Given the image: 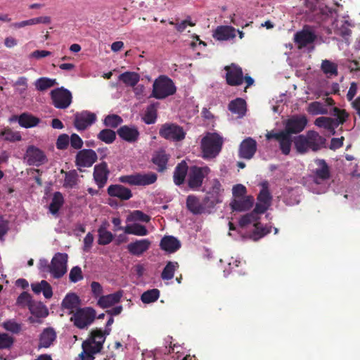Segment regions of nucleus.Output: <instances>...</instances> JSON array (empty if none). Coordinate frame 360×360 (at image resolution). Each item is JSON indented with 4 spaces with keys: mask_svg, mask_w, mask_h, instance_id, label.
<instances>
[{
    "mask_svg": "<svg viewBox=\"0 0 360 360\" xmlns=\"http://www.w3.org/2000/svg\"><path fill=\"white\" fill-rule=\"evenodd\" d=\"M326 139L314 130L308 131L294 138L293 142L297 153L304 154L309 150L318 151L324 145Z\"/></svg>",
    "mask_w": 360,
    "mask_h": 360,
    "instance_id": "f257e3e1",
    "label": "nucleus"
},
{
    "mask_svg": "<svg viewBox=\"0 0 360 360\" xmlns=\"http://www.w3.org/2000/svg\"><path fill=\"white\" fill-rule=\"evenodd\" d=\"M223 138L217 133L207 132L200 141L202 157L204 159L216 158L221 150Z\"/></svg>",
    "mask_w": 360,
    "mask_h": 360,
    "instance_id": "f03ea898",
    "label": "nucleus"
},
{
    "mask_svg": "<svg viewBox=\"0 0 360 360\" xmlns=\"http://www.w3.org/2000/svg\"><path fill=\"white\" fill-rule=\"evenodd\" d=\"M224 70L226 71V82L229 86H238L245 83L244 90H247L255 83L254 79L248 74L243 75L242 68L235 63L225 66Z\"/></svg>",
    "mask_w": 360,
    "mask_h": 360,
    "instance_id": "7ed1b4c3",
    "label": "nucleus"
},
{
    "mask_svg": "<svg viewBox=\"0 0 360 360\" xmlns=\"http://www.w3.org/2000/svg\"><path fill=\"white\" fill-rule=\"evenodd\" d=\"M96 318L94 309L89 307L78 308L70 317V321L79 329L87 328Z\"/></svg>",
    "mask_w": 360,
    "mask_h": 360,
    "instance_id": "20e7f679",
    "label": "nucleus"
},
{
    "mask_svg": "<svg viewBox=\"0 0 360 360\" xmlns=\"http://www.w3.org/2000/svg\"><path fill=\"white\" fill-rule=\"evenodd\" d=\"M158 175L152 172L148 173H135L130 175H123L119 177V181L130 186H146L155 183Z\"/></svg>",
    "mask_w": 360,
    "mask_h": 360,
    "instance_id": "39448f33",
    "label": "nucleus"
},
{
    "mask_svg": "<svg viewBox=\"0 0 360 360\" xmlns=\"http://www.w3.org/2000/svg\"><path fill=\"white\" fill-rule=\"evenodd\" d=\"M210 169L207 166H192L188 174V186L193 191H198L202 186L204 179L210 174Z\"/></svg>",
    "mask_w": 360,
    "mask_h": 360,
    "instance_id": "423d86ee",
    "label": "nucleus"
},
{
    "mask_svg": "<svg viewBox=\"0 0 360 360\" xmlns=\"http://www.w3.org/2000/svg\"><path fill=\"white\" fill-rule=\"evenodd\" d=\"M159 135L165 139L180 141L185 139L186 132L182 127L174 123H165L159 129Z\"/></svg>",
    "mask_w": 360,
    "mask_h": 360,
    "instance_id": "0eeeda50",
    "label": "nucleus"
},
{
    "mask_svg": "<svg viewBox=\"0 0 360 360\" xmlns=\"http://www.w3.org/2000/svg\"><path fill=\"white\" fill-rule=\"evenodd\" d=\"M68 254L56 253L51 262V275L54 278H60L67 272Z\"/></svg>",
    "mask_w": 360,
    "mask_h": 360,
    "instance_id": "6e6552de",
    "label": "nucleus"
},
{
    "mask_svg": "<svg viewBox=\"0 0 360 360\" xmlns=\"http://www.w3.org/2000/svg\"><path fill=\"white\" fill-rule=\"evenodd\" d=\"M25 158L27 165L36 167H39L48 161L44 152L34 146L27 147Z\"/></svg>",
    "mask_w": 360,
    "mask_h": 360,
    "instance_id": "1a4fd4ad",
    "label": "nucleus"
},
{
    "mask_svg": "<svg viewBox=\"0 0 360 360\" xmlns=\"http://www.w3.org/2000/svg\"><path fill=\"white\" fill-rule=\"evenodd\" d=\"M307 122L305 115L293 116L286 121L283 131L290 135L299 134L304 129Z\"/></svg>",
    "mask_w": 360,
    "mask_h": 360,
    "instance_id": "9d476101",
    "label": "nucleus"
},
{
    "mask_svg": "<svg viewBox=\"0 0 360 360\" xmlns=\"http://www.w3.org/2000/svg\"><path fill=\"white\" fill-rule=\"evenodd\" d=\"M98 160L96 153L92 149L80 150L75 157V164L78 167H90Z\"/></svg>",
    "mask_w": 360,
    "mask_h": 360,
    "instance_id": "9b49d317",
    "label": "nucleus"
},
{
    "mask_svg": "<svg viewBox=\"0 0 360 360\" xmlns=\"http://www.w3.org/2000/svg\"><path fill=\"white\" fill-rule=\"evenodd\" d=\"M96 120L95 113L84 110L75 115L74 126L77 130H84Z\"/></svg>",
    "mask_w": 360,
    "mask_h": 360,
    "instance_id": "f8f14e48",
    "label": "nucleus"
},
{
    "mask_svg": "<svg viewBox=\"0 0 360 360\" xmlns=\"http://www.w3.org/2000/svg\"><path fill=\"white\" fill-rule=\"evenodd\" d=\"M316 164L318 166L312 172V179L316 184H321L330 177V169L324 160H316Z\"/></svg>",
    "mask_w": 360,
    "mask_h": 360,
    "instance_id": "ddd939ff",
    "label": "nucleus"
},
{
    "mask_svg": "<svg viewBox=\"0 0 360 360\" xmlns=\"http://www.w3.org/2000/svg\"><path fill=\"white\" fill-rule=\"evenodd\" d=\"M170 155L165 150L155 151L151 158V162L155 166V170L159 173H165L168 169V162Z\"/></svg>",
    "mask_w": 360,
    "mask_h": 360,
    "instance_id": "4468645a",
    "label": "nucleus"
},
{
    "mask_svg": "<svg viewBox=\"0 0 360 360\" xmlns=\"http://www.w3.org/2000/svg\"><path fill=\"white\" fill-rule=\"evenodd\" d=\"M82 352L79 354V360H94V355L103 349L101 344H96L88 338L82 342Z\"/></svg>",
    "mask_w": 360,
    "mask_h": 360,
    "instance_id": "2eb2a0df",
    "label": "nucleus"
},
{
    "mask_svg": "<svg viewBox=\"0 0 360 360\" xmlns=\"http://www.w3.org/2000/svg\"><path fill=\"white\" fill-rule=\"evenodd\" d=\"M257 142L251 137L245 139L240 144L238 155L240 158L250 160L257 151Z\"/></svg>",
    "mask_w": 360,
    "mask_h": 360,
    "instance_id": "dca6fc26",
    "label": "nucleus"
},
{
    "mask_svg": "<svg viewBox=\"0 0 360 360\" xmlns=\"http://www.w3.org/2000/svg\"><path fill=\"white\" fill-rule=\"evenodd\" d=\"M110 170L108 164L102 162L95 165L94 169V179L99 188H102L107 183Z\"/></svg>",
    "mask_w": 360,
    "mask_h": 360,
    "instance_id": "f3484780",
    "label": "nucleus"
},
{
    "mask_svg": "<svg viewBox=\"0 0 360 360\" xmlns=\"http://www.w3.org/2000/svg\"><path fill=\"white\" fill-rule=\"evenodd\" d=\"M53 104L57 108L65 109L72 101L71 91H51Z\"/></svg>",
    "mask_w": 360,
    "mask_h": 360,
    "instance_id": "a211bd4d",
    "label": "nucleus"
},
{
    "mask_svg": "<svg viewBox=\"0 0 360 360\" xmlns=\"http://www.w3.org/2000/svg\"><path fill=\"white\" fill-rule=\"evenodd\" d=\"M150 245L151 242L147 238L136 240L129 243L127 249L131 255L139 257L150 248Z\"/></svg>",
    "mask_w": 360,
    "mask_h": 360,
    "instance_id": "6ab92c4d",
    "label": "nucleus"
},
{
    "mask_svg": "<svg viewBox=\"0 0 360 360\" xmlns=\"http://www.w3.org/2000/svg\"><path fill=\"white\" fill-rule=\"evenodd\" d=\"M117 133L122 139L129 143L137 141L140 135L137 127L135 126H122L117 129Z\"/></svg>",
    "mask_w": 360,
    "mask_h": 360,
    "instance_id": "aec40b11",
    "label": "nucleus"
},
{
    "mask_svg": "<svg viewBox=\"0 0 360 360\" xmlns=\"http://www.w3.org/2000/svg\"><path fill=\"white\" fill-rule=\"evenodd\" d=\"M108 194L121 200H127L132 197L131 191L120 184H112L107 189Z\"/></svg>",
    "mask_w": 360,
    "mask_h": 360,
    "instance_id": "412c9836",
    "label": "nucleus"
},
{
    "mask_svg": "<svg viewBox=\"0 0 360 360\" xmlns=\"http://www.w3.org/2000/svg\"><path fill=\"white\" fill-rule=\"evenodd\" d=\"M236 29L229 25L218 26L212 36L219 41H228L236 37Z\"/></svg>",
    "mask_w": 360,
    "mask_h": 360,
    "instance_id": "4be33fe9",
    "label": "nucleus"
},
{
    "mask_svg": "<svg viewBox=\"0 0 360 360\" xmlns=\"http://www.w3.org/2000/svg\"><path fill=\"white\" fill-rule=\"evenodd\" d=\"M188 170V166L185 160L178 163L174 168L173 181L175 185L181 186L185 182Z\"/></svg>",
    "mask_w": 360,
    "mask_h": 360,
    "instance_id": "5701e85b",
    "label": "nucleus"
},
{
    "mask_svg": "<svg viewBox=\"0 0 360 360\" xmlns=\"http://www.w3.org/2000/svg\"><path fill=\"white\" fill-rule=\"evenodd\" d=\"M160 247L165 252L173 253L181 248V243L176 238L172 236H166L161 239Z\"/></svg>",
    "mask_w": 360,
    "mask_h": 360,
    "instance_id": "b1692460",
    "label": "nucleus"
},
{
    "mask_svg": "<svg viewBox=\"0 0 360 360\" xmlns=\"http://www.w3.org/2000/svg\"><path fill=\"white\" fill-rule=\"evenodd\" d=\"M123 292L119 290L114 293L101 296L97 302V304L101 308H108L118 303L122 297Z\"/></svg>",
    "mask_w": 360,
    "mask_h": 360,
    "instance_id": "393cba45",
    "label": "nucleus"
},
{
    "mask_svg": "<svg viewBox=\"0 0 360 360\" xmlns=\"http://www.w3.org/2000/svg\"><path fill=\"white\" fill-rule=\"evenodd\" d=\"M56 339V333L53 328L49 327L41 332L39 335V348H48Z\"/></svg>",
    "mask_w": 360,
    "mask_h": 360,
    "instance_id": "a878e982",
    "label": "nucleus"
},
{
    "mask_svg": "<svg viewBox=\"0 0 360 360\" xmlns=\"http://www.w3.org/2000/svg\"><path fill=\"white\" fill-rule=\"evenodd\" d=\"M254 202V198L252 196L234 199L230 204L233 211L243 212L250 210Z\"/></svg>",
    "mask_w": 360,
    "mask_h": 360,
    "instance_id": "bb28decb",
    "label": "nucleus"
},
{
    "mask_svg": "<svg viewBox=\"0 0 360 360\" xmlns=\"http://www.w3.org/2000/svg\"><path fill=\"white\" fill-rule=\"evenodd\" d=\"M81 300L75 293H68L62 301V307L70 310V314L73 313L79 308Z\"/></svg>",
    "mask_w": 360,
    "mask_h": 360,
    "instance_id": "cd10ccee",
    "label": "nucleus"
},
{
    "mask_svg": "<svg viewBox=\"0 0 360 360\" xmlns=\"http://www.w3.org/2000/svg\"><path fill=\"white\" fill-rule=\"evenodd\" d=\"M315 39L316 35L309 30H302L297 32L295 35V41L300 48L305 47L308 44L313 43Z\"/></svg>",
    "mask_w": 360,
    "mask_h": 360,
    "instance_id": "c85d7f7f",
    "label": "nucleus"
},
{
    "mask_svg": "<svg viewBox=\"0 0 360 360\" xmlns=\"http://www.w3.org/2000/svg\"><path fill=\"white\" fill-rule=\"evenodd\" d=\"M152 90H176L173 81L167 75H160L153 82Z\"/></svg>",
    "mask_w": 360,
    "mask_h": 360,
    "instance_id": "c756f323",
    "label": "nucleus"
},
{
    "mask_svg": "<svg viewBox=\"0 0 360 360\" xmlns=\"http://www.w3.org/2000/svg\"><path fill=\"white\" fill-rule=\"evenodd\" d=\"M31 288L35 294L39 295L42 292L46 299H50L53 296L51 285L45 280H42L39 283H32Z\"/></svg>",
    "mask_w": 360,
    "mask_h": 360,
    "instance_id": "7c9ffc66",
    "label": "nucleus"
},
{
    "mask_svg": "<svg viewBox=\"0 0 360 360\" xmlns=\"http://www.w3.org/2000/svg\"><path fill=\"white\" fill-rule=\"evenodd\" d=\"M117 229H122L125 234H131L138 236H145L148 234V231L146 227L138 223L128 224L124 227H119Z\"/></svg>",
    "mask_w": 360,
    "mask_h": 360,
    "instance_id": "2f4dec72",
    "label": "nucleus"
},
{
    "mask_svg": "<svg viewBox=\"0 0 360 360\" xmlns=\"http://www.w3.org/2000/svg\"><path fill=\"white\" fill-rule=\"evenodd\" d=\"M118 79L124 83L126 86L134 87L139 82L140 75L135 72L127 71L120 74Z\"/></svg>",
    "mask_w": 360,
    "mask_h": 360,
    "instance_id": "473e14b6",
    "label": "nucleus"
},
{
    "mask_svg": "<svg viewBox=\"0 0 360 360\" xmlns=\"http://www.w3.org/2000/svg\"><path fill=\"white\" fill-rule=\"evenodd\" d=\"M160 103L158 102L150 104L146 111L143 117V122L147 124H154L158 117V108Z\"/></svg>",
    "mask_w": 360,
    "mask_h": 360,
    "instance_id": "72a5a7b5",
    "label": "nucleus"
},
{
    "mask_svg": "<svg viewBox=\"0 0 360 360\" xmlns=\"http://www.w3.org/2000/svg\"><path fill=\"white\" fill-rule=\"evenodd\" d=\"M293 140L291 135L283 130H281V135L278 140L279 148L283 155H288L290 152L291 145Z\"/></svg>",
    "mask_w": 360,
    "mask_h": 360,
    "instance_id": "f704fd0d",
    "label": "nucleus"
},
{
    "mask_svg": "<svg viewBox=\"0 0 360 360\" xmlns=\"http://www.w3.org/2000/svg\"><path fill=\"white\" fill-rule=\"evenodd\" d=\"M338 64L330 60H323L321 65V71L329 78L338 75Z\"/></svg>",
    "mask_w": 360,
    "mask_h": 360,
    "instance_id": "c9c22d12",
    "label": "nucleus"
},
{
    "mask_svg": "<svg viewBox=\"0 0 360 360\" xmlns=\"http://www.w3.org/2000/svg\"><path fill=\"white\" fill-rule=\"evenodd\" d=\"M188 210L194 214H201L204 211V207L199 199L194 195H188L186 199Z\"/></svg>",
    "mask_w": 360,
    "mask_h": 360,
    "instance_id": "e433bc0d",
    "label": "nucleus"
},
{
    "mask_svg": "<svg viewBox=\"0 0 360 360\" xmlns=\"http://www.w3.org/2000/svg\"><path fill=\"white\" fill-rule=\"evenodd\" d=\"M40 122L39 118L27 112L20 115L19 124L24 128H31Z\"/></svg>",
    "mask_w": 360,
    "mask_h": 360,
    "instance_id": "4c0bfd02",
    "label": "nucleus"
},
{
    "mask_svg": "<svg viewBox=\"0 0 360 360\" xmlns=\"http://www.w3.org/2000/svg\"><path fill=\"white\" fill-rule=\"evenodd\" d=\"M98 243L101 245H106L110 244L114 239L113 234L107 230L106 226L103 224L98 229Z\"/></svg>",
    "mask_w": 360,
    "mask_h": 360,
    "instance_id": "58836bf2",
    "label": "nucleus"
},
{
    "mask_svg": "<svg viewBox=\"0 0 360 360\" xmlns=\"http://www.w3.org/2000/svg\"><path fill=\"white\" fill-rule=\"evenodd\" d=\"M229 109L239 117H243L246 112V103L243 98H236L229 103Z\"/></svg>",
    "mask_w": 360,
    "mask_h": 360,
    "instance_id": "ea45409f",
    "label": "nucleus"
},
{
    "mask_svg": "<svg viewBox=\"0 0 360 360\" xmlns=\"http://www.w3.org/2000/svg\"><path fill=\"white\" fill-rule=\"evenodd\" d=\"M110 330L111 329H105L104 331L98 328L94 329L91 331L88 339L96 344H101V347H103L106 335L110 334Z\"/></svg>",
    "mask_w": 360,
    "mask_h": 360,
    "instance_id": "a19ab883",
    "label": "nucleus"
},
{
    "mask_svg": "<svg viewBox=\"0 0 360 360\" xmlns=\"http://www.w3.org/2000/svg\"><path fill=\"white\" fill-rule=\"evenodd\" d=\"M307 111L311 115H327L328 113V108L321 101H314L308 105Z\"/></svg>",
    "mask_w": 360,
    "mask_h": 360,
    "instance_id": "79ce46f5",
    "label": "nucleus"
},
{
    "mask_svg": "<svg viewBox=\"0 0 360 360\" xmlns=\"http://www.w3.org/2000/svg\"><path fill=\"white\" fill-rule=\"evenodd\" d=\"M179 267L177 262L169 261L161 273V278L164 281H169L173 278L174 272Z\"/></svg>",
    "mask_w": 360,
    "mask_h": 360,
    "instance_id": "37998d69",
    "label": "nucleus"
},
{
    "mask_svg": "<svg viewBox=\"0 0 360 360\" xmlns=\"http://www.w3.org/2000/svg\"><path fill=\"white\" fill-rule=\"evenodd\" d=\"M64 203V198L60 192H56L53 194L51 202L49 205V211L52 214H56Z\"/></svg>",
    "mask_w": 360,
    "mask_h": 360,
    "instance_id": "c03bdc74",
    "label": "nucleus"
},
{
    "mask_svg": "<svg viewBox=\"0 0 360 360\" xmlns=\"http://www.w3.org/2000/svg\"><path fill=\"white\" fill-rule=\"evenodd\" d=\"M255 230L252 231V238L257 240L271 231V226H263V225L257 221L254 224Z\"/></svg>",
    "mask_w": 360,
    "mask_h": 360,
    "instance_id": "a18cd8bd",
    "label": "nucleus"
},
{
    "mask_svg": "<svg viewBox=\"0 0 360 360\" xmlns=\"http://www.w3.org/2000/svg\"><path fill=\"white\" fill-rule=\"evenodd\" d=\"M61 173H65V179L63 183V186L68 188H72L77 184L78 180V174L76 170H71L67 172H65L63 169L61 170Z\"/></svg>",
    "mask_w": 360,
    "mask_h": 360,
    "instance_id": "49530a36",
    "label": "nucleus"
},
{
    "mask_svg": "<svg viewBox=\"0 0 360 360\" xmlns=\"http://www.w3.org/2000/svg\"><path fill=\"white\" fill-rule=\"evenodd\" d=\"M97 138L107 144H111L116 139V132L110 129H104L97 134Z\"/></svg>",
    "mask_w": 360,
    "mask_h": 360,
    "instance_id": "de8ad7c7",
    "label": "nucleus"
},
{
    "mask_svg": "<svg viewBox=\"0 0 360 360\" xmlns=\"http://www.w3.org/2000/svg\"><path fill=\"white\" fill-rule=\"evenodd\" d=\"M329 113L331 115L336 117V118H333V120L338 125L342 124L349 117V114L345 110L340 109L338 107H333Z\"/></svg>",
    "mask_w": 360,
    "mask_h": 360,
    "instance_id": "09e8293b",
    "label": "nucleus"
},
{
    "mask_svg": "<svg viewBox=\"0 0 360 360\" xmlns=\"http://www.w3.org/2000/svg\"><path fill=\"white\" fill-rule=\"evenodd\" d=\"M1 136L4 140L10 142H15L21 141L22 136L19 131H13L11 128H4L1 132Z\"/></svg>",
    "mask_w": 360,
    "mask_h": 360,
    "instance_id": "8fccbe9b",
    "label": "nucleus"
},
{
    "mask_svg": "<svg viewBox=\"0 0 360 360\" xmlns=\"http://www.w3.org/2000/svg\"><path fill=\"white\" fill-rule=\"evenodd\" d=\"M160 297V290L157 288H153L144 292L141 297V301L145 304L154 302L158 300Z\"/></svg>",
    "mask_w": 360,
    "mask_h": 360,
    "instance_id": "3c124183",
    "label": "nucleus"
},
{
    "mask_svg": "<svg viewBox=\"0 0 360 360\" xmlns=\"http://www.w3.org/2000/svg\"><path fill=\"white\" fill-rule=\"evenodd\" d=\"M56 84V79L41 77L35 82V86L37 90H46L47 89L54 86Z\"/></svg>",
    "mask_w": 360,
    "mask_h": 360,
    "instance_id": "603ef678",
    "label": "nucleus"
},
{
    "mask_svg": "<svg viewBox=\"0 0 360 360\" xmlns=\"http://www.w3.org/2000/svg\"><path fill=\"white\" fill-rule=\"evenodd\" d=\"M123 122L122 118L115 114L107 115L104 120L103 124L107 127L117 128Z\"/></svg>",
    "mask_w": 360,
    "mask_h": 360,
    "instance_id": "864d4df0",
    "label": "nucleus"
},
{
    "mask_svg": "<svg viewBox=\"0 0 360 360\" xmlns=\"http://www.w3.org/2000/svg\"><path fill=\"white\" fill-rule=\"evenodd\" d=\"M260 219L259 216H257L252 211L240 217L239 219V226L242 228L247 226L250 224H255Z\"/></svg>",
    "mask_w": 360,
    "mask_h": 360,
    "instance_id": "5fc2aeb1",
    "label": "nucleus"
},
{
    "mask_svg": "<svg viewBox=\"0 0 360 360\" xmlns=\"http://www.w3.org/2000/svg\"><path fill=\"white\" fill-rule=\"evenodd\" d=\"M334 123L333 118L328 117H319L314 122L315 125L326 129H333Z\"/></svg>",
    "mask_w": 360,
    "mask_h": 360,
    "instance_id": "6e6d98bb",
    "label": "nucleus"
},
{
    "mask_svg": "<svg viewBox=\"0 0 360 360\" xmlns=\"http://www.w3.org/2000/svg\"><path fill=\"white\" fill-rule=\"evenodd\" d=\"M169 24L172 25H175V27L179 32H183L186 30L187 26L193 27L195 25L196 22H193L191 20V16H187V18L185 20H182L181 22L176 23L173 21H169Z\"/></svg>",
    "mask_w": 360,
    "mask_h": 360,
    "instance_id": "4d7b16f0",
    "label": "nucleus"
},
{
    "mask_svg": "<svg viewBox=\"0 0 360 360\" xmlns=\"http://www.w3.org/2000/svg\"><path fill=\"white\" fill-rule=\"evenodd\" d=\"M14 343V338L7 333H0V349H9Z\"/></svg>",
    "mask_w": 360,
    "mask_h": 360,
    "instance_id": "13d9d810",
    "label": "nucleus"
},
{
    "mask_svg": "<svg viewBox=\"0 0 360 360\" xmlns=\"http://www.w3.org/2000/svg\"><path fill=\"white\" fill-rule=\"evenodd\" d=\"M70 144V136L66 134H63L58 136L56 146L58 150H65Z\"/></svg>",
    "mask_w": 360,
    "mask_h": 360,
    "instance_id": "bf43d9fd",
    "label": "nucleus"
},
{
    "mask_svg": "<svg viewBox=\"0 0 360 360\" xmlns=\"http://www.w3.org/2000/svg\"><path fill=\"white\" fill-rule=\"evenodd\" d=\"M3 327L5 330L10 331L13 333H18L21 330V325L18 323L14 320H8L3 323Z\"/></svg>",
    "mask_w": 360,
    "mask_h": 360,
    "instance_id": "052dcab7",
    "label": "nucleus"
},
{
    "mask_svg": "<svg viewBox=\"0 0 360 360\" xmlns=\"http://www.w3.org/2000/svg\"><path fill=\"white\" fill-rule=\"evenodd\" d=\"M271 198H272V197H271L268 188L266 187V188H263L260 191V192L257 198V200L258 202H263V203L268 204V205H271Z\"/></svg>",
    "mask_w": 360,
    "mask_h": 360,
    "instance_id": "680f3d73",
    "label": "nucleus"
},
{
    "mask_svg": "<svg viewBox=\"0 0 360 360\" xmlns=\"http://www.w3.org/2000/svg\"><path fill=\"white\" fill-rule=\"evenodd\" d=\"M69 278L70 281L76 283L83 279V275L82 269L79 266H74L70 272Z\"/></svg>",
    "mask_w": 360,
    "mask_h": 360,
    "instance_id": "e2e57ef3",
    "label": "nucleus"
},
{
    "mask_svg": "<svg viewBox=\"0 0 360 360\" xmlns=\"http://www.w3.org/2000/svg\"><path fill=\"white\" fill-rule=\"evenodd\" d=\"M70 144L72 148L80 150L83 146L84 142L78 134L74 133L70 137Z\"/></svg>",
    "mask_w": 360,
    "mask_h": 360,
    "instance_id": "0e129e2a",
    "label": "nucleus"
},
{
    "mask_svg": "<svg viewBox=\"0 0 360 360\" xmlns=\"http://www.w3.org/2000/svg\"><path fill=\"white\" fill-rule=\"evenodd\" d=\"M233 195L235 199L244 198L243 196L246 193V188L242 184H237L233 187Z\"/></svg>",
    "mask_w": 360,
    "mask_h": 360,
    "instance_id": "69168bd1",
    "label": "nucleus"
},
{
    "mask_svg": "<svg viewBox=\"0 0 360 360\" xmlns=\"http://www.w3.org/2000/svg\"><path fill=\"white\" fill-rule=\"evenodd\" d=\"M223 191L222 186L220 181L215 179L212 182L210 193L216 196L219 195Z\"/></svg>",
    "mask_w": 360,
    "mask_h": 360,
    "instance_id": "338daca9",
    "label": "nucleus"
},
{
    "mask_svg": "<svg viewBox=\"0 0 360 360\" xmlns=\"http://www.w3.org/2000/svg\"><path fill=\"white\" fill-rule=\"evenodd\" d=\"M271 205L260 202H257L255 207L252 212L257 215L264 214Z\"/></svg>",
    "mask_w": 360,
    "mask_h": 360,
    "instance_id": "774afa93",
    "label": "nucleus"
}]
</instances>
